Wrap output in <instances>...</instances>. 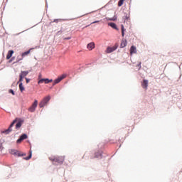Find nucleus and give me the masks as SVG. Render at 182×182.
<instances>
[{"mask_svg": "<svg viewBox=\"0 0 182 182\" xmlns=\"http://www.w3.org/2000/svg\"><path fill=\"white\" fill-rule=\"evenodd\" d=\"M50 160L55 163H58V164H63V161H65V156H51L50 157Z\"/></svg>", "mask_w": 182, "mask_h": 182, "instance_id": "f257e3e1", "label": "nucleus"}, {"mask_svg": "<svg viewBox=\"0 0 182 182\" xmlns=\"http://www.w3.org/2000/svg\"><path fill=\"white\" fill-rule=\"evenodd\" d=\"M94 158L95 159H103V151L100 149H97L94 153Z\"/></svg>", "mask_w": 182, "mask_h": 182, "instance_id": "f03ea898", "label": "nucleus"}, {"mask_svg": "<svg viewBox=\"0 0 182 182\" xmlns=\"http://www.w3.org/2000/svg\"><path fill=\"white\" fill-rule=\"evenodd\" d=\"M49 100H50V96L44 97L43 100L40 102L39 107H45V105H48V102H49Z\"/></svg>", "mask_w": 182, "mask_h": 182, "instance_id": "7ed1b4c3", "label": "nucleus"}, {"mask_svg": "<svg viewBox=\"0 0 182 182\" xmlns=\"http://www.w3.org/2000/svg\"><path fill=\"white\" fill-rule=\"evenodd\" d=\"M36 107H38V100H35L33 105L28 108V112L33 113L35 110H36Z\"/></svg>", "mask_w": 182, "mask_h": 182, "instance_id": "20e7f679", "label": "nucleus"}, {"mask_svg": "<svg viewBox=\"0 0 182 182\" xmlns=\"http://www.w3.org/2000/svg\"><path fill=\"white\" fill-rule=\"evenodd\" d=\"M28 139V134H21V135L20 136L19 139H17L16 143H17L18 144H19V143H22V141H23V140H25V139Z\"/></svg>", "mask_w": 182, "mask_h": 182, "instance_id": "39448f33", "label": "nucleus"}, {"mask_svg": "<svg viewBox=\"0 0 182 182\" xmlns=\"http://www.w3.org/2000/svg\"><path fill=\"white\" fill-rule=\"evenodd\" d=\"M43 82L46 83V85H48V83H50V82H53V80L49 78H43L38 80V85H41V83H43Z\"/></svg>", "mask_w": 182, "mask_h": 182, "instance_id": "423d86ee", "label": "nucleus"}, {"mask_svg": "<svg viewBox=\"0 0 182 182\" xmlns=\"http://www.w3.org/2000/svg\"><path fill=\"white\" fill-rule=\"evenodd\" d=\"M23 123V120H22L21 119H19L18 122L16 124V129L17 130H19V129H21V127H22Z\"/></svg>", "mask_w": 182, "mask_h": 182, "instance_id": "0eeeda50", "label": "nucleus"}, {"mask_svg": "<svg viewBox=\"0 0 182 182\" xmlns=\"http://www.w3.org/2000/svg\"><path fill=\"white\" fill-rule=\"evenodd\" d=\"M10 153L11 154H13V156H17L18 157H19V151L16 150V149H11L10 150Z\"/></svg>", "mask_w": 182, "mask_h": 182, "instance_id": "6e6552de", "label": "nucleus"}, {"mask_svg": "<svg viewBox=\"0 0 182 182\" xmlns=\"http://www.w3.org/2000/svg\"><path fill=\"white\" fill-rule=\"evenodd\" d=\"M130 53H131V55H133V53H137V49L136 48V46H131Z\"/></svg>", "mask_w": 182, "mask_h": 182, "instance_id": "1a4fd4ad", "label": "nucleus"}, {"mask_svg": "<svg viewBox=\"0 0 182 182\" xmlns=\"http://www.w3.org/2000/svg\"><path fill=\"white\" fill-rule=\"evenodd\" d=\"M148 86H149V80H144V82H142L143 89H147Z\"/></svg>", "mask_w": 182, "mask_h": 182, "instance_id": "9d476101", "label": "nucleus"}, {"mask_svg": "<svg viewBox=\"0 0 182 182\" xmlns=\"http://www.w3.org/2000/svg\"><path fill=\"white\" fill-rule=\"evenodd\" d=\"M108 26H111V28H112L113 29H115L116 31H119L117 26L114 23H108Z\"/></svg>", "mask_w": 182, "mask_h": 182, "instance_id": "9b49d317", "label": "nucleus"}, {"mask_svg": "<svg viewBox=\"0 0 182 182\" xmlns=\"http://www.w3.org/2000/svg\"><path fill=\"white\" fill-rule=\"evenodd\" d=\"M87 49L89 50H92V49H95V43H90L87 46Z\"/></svg>", "mask_w": 182, "mask_h": 182, "instance_id": "f8f14e48", "label": "nucleus"}, {"mask_svg": "<svg viewBox=\"0 0 182 182\" xmlns=\"http://www.w3.org/2000/svg\"><path fill=\"white\" fill-rule=\"evenodd\" d=\"M12 55H14V50H9L8 54L6 55V59H11V58H12Z\"/></svg>", "mask_w": 182, "mask_h": 182, "instance_id": "ddd939ff", "label": "nucleus"}, {"mask_svg": "<svg viewBox=\"0 0 182 182\" xmlns=\"http://www.w3.org/2000/svg\"><path fill=\"white\" fill-rule=\"evenodd\" d=\"M114 50H116L115 48L113 47H108L107 48V53H112V52H114Z\"/></svg>", "mask_w": 182, "mask_h": 182, "instance_id": "4468645a", "label": "nucleus"}, {"mask_svg": "<svg viewBox=\"0 0 182 182\" xmlns=\"http://www.w3.org/2000/svg\"><path fill=\"white\" fill-rule=\"evenodd\" d=\"M127 46V41H122L120 45V48H126Z\"/></svg>", "mask_w": 182, "mask_h": 182, "instance_id": "2eb2a0df", "label": "nucleus"}, {"mask_svg": "<svg viewBox=\"0 0 182 182\" xmlns=\"http://www.w3.org/2000/svg\"><path fill=\"white\" fill-rule=\"evenodd\" d=\"M11 132H12V129L9 127L7 129L2 131L1 133H3L4 134H9Z\"/></svg>", "mask_w": 182, "mask_h": 182, "instance_id": "dca6fc26", "label": "nucleus"}, {"mask_svg": "<svg viewBox=\"0 0 182 182\" xmlns=\"http://www.w3.org/2000/svg\"><path fill=\"white\" fill-rule=\"evenodd\" d=\"M32 159V151H29V156L24 158V160H31Z\"/></svg>", "mask_w": 182, "mask_h": 182, "instance_id": "f3484780", "label": "nucleus"}, {"mask_svg": "<svg viewBox=\"0 0 182 182\" xmlns=\"http://www.w3.org/2000/svg\"><path fill=\"white\" fill-rule=\"evenodd\" d=\"M62 21H65V19L57 18V19H54L53 21L50 22V23H53V22H55V23H58V22H62Z\"/></svg>", "mask_w": 182, "mask_h": 182, "instance_id": "a211bd4d", "label": "nucleus"}, {"mask_svg": "<svg viewBox=\"0 0 182 182\" xmlns=\"http://www.w3.org/2000/svg\"><path fill=\"white\" fill-rule=\"evenodd\" d=\"M19 89H20L21 92H23V90H25V87H23V83L20 82Z\"/></svg>", "mask_w": 182, "mask_h": 182, "instance_id": "6ab92c4d", "label": "nucleus"}, {"mask_svg": "<svg viewBox=\"0 0 182 182\" xmlns=\"http://www.w3.org/2000/svg\"><path fill=\"white\" fill-rule=\"evenodd\" d=\"M28 73L29 71H21V73L20 75H22L23 77H25V76H28Z\"/></svg>", "mask_w": 182, "mask_h": 182, "instance_id": "aec40b11", "label": "nucleus"}, {"mask_svg": "<svg viewBox=\"0 0 182 182\" xmlns=\"http://www.w3.org/2000/svg\"><path fill=\"white\" fill-rule=\"evenodd\" d=\"M107 21H117V16L114 15L112 18H107Z\"/></svg>", "mask_w": 182, "mask_h": 182, "instance_id": "412c9836", "label": "nucleus"}, {"mask_svg": "<svg viewBox=\"0 0 182 182\" xmlns=\"http://www.w3.org/2000/svg\"><path fill=\"white\" fill-rule=\"evenodd\" d=\"M29 53H31V50H28L23 53L22 55H21V57L23 58V56H26V55H29Z\"/></svg>", "mask_w": 182, "mask_h": 182, "instance_id": "4be33fe9", "label": "nucleus"}, {"mask_svg": "<svg viewBox=\"0 0 182 182\" xmlns=\"http://www.w3.org/2000/svg\"><path fill=\"white\" fill-rule=\"evenodd\" d=\"M55 83H60V82H62V80H60V78L58 77L57 79H55L54 80Z\"/></svg>", "mask_w": 182, "mask_h": 182, "instance_id": "5701e85b", "label": "nucleus"}, {"mask_svg": "<svg viewBox=\"0 0 182 182\" xmlns=\"http://www.w3.org/2000/svg\"><path fill=\"white\" fill-rule=\"evenodd\" d=\"M121 28H122V36H124V26L122 25Z\"/></svg>", "mask_w": 182, "mask_h": 182, "instance_id": "b1692460", "label": "nucleus"}, {"mask_svg": "<svg viewBox=\"0 0 182 182\" xmlns=\"http://www.w3.org/2000/svg\"><path fill=\"white\" fill-rule=\"evenodd\" d=\"M124 2V0H119L118 2V6H122Z\"/></svg>", "mask_w": 182, "mask_h": 182, "instance_id": "393cba45", "label": "nucleus"}, {"mask_svg": "<svg viewBox=\"0 0 182 182\" xmlns=\"http://www.w3.org/2000/svg\"><path fill=\"white\" fill-rule=\"evenodd\" d=\"M58 77H60V80H63V79H65V77H66V74H63L61 76H60Z\"/></svg>", "mask_w": 182, "mask_h": 182, "instance_id": "a878e982", "label": "nucleus"}, {"mask_svg": "<svg viewBox=\"0 0 182 182\" xmlns=\"http://www.w3.org/2000/svg\"><path fill=\"white\" fill-rule=\"evenodd\" d=\"M23 58V57H22V55H18V56L17 57V60H16V62H19L20 60H22Z\"/></svg>", "mask_w": 182, "mask_h": 182, "instance_id": "bb28decb", "label": "nucleus"}, {"mask_svg": "<svg viewBox=\"0 0 182 182\" xmlns=\"http://www.w3.org/2000/svg\"><path fill=\"white\" fill-rule=\"evenodd\" d=\"M19 81L18 82H21V83H22V82L23 81V76H22V75H19Z\"/></svg>", "mask_w": 182, "mask_h": 182, "instance_id": "cd10ccee", "label": "nucleus"}, {"mask_svg": "<svg viewBox=\"0 0 182 182\" xmlns=\"http://www.w3.org/2000/svg\"><path fill=\"white\" fill-rule=\"evenodd\" d=\"M9 92V93H11V95H13V96H15V92L14 91V90L10 89Z\"/></svg>", "mask_w": 182, "mask_h": 182, "instance_id": "c85d7f7f", "label": "nucleus"}, {"mask_svg": "<svg viewBox=\"0 0 182 182\" xmlns=\"http://www.w3.org/2000/svg\"><path fill=\"white\" fill-rule=\"evenodd\" d=\"M136 66L139 68V70H140V69H141V62H140L139 64H137Z\"/></svg>", "mask_w": 182, "mask_h": 182, "instance_id": "c756f323", "label": "nucleus"}, {"mask_svg": "<svg viewBox=\"0 0 182 182\" xmlns=\"http://www.w3.org/2000/svg\"><path fill=\"white\" fill-rule=\"evenodd\" d=\"M23 156H26V154H21V152H19L18 157H22Z\"/></svg>", "mask_w": 182, "mask_h": 182, "instance_id": "7c9ffc66", "label": "nucleus"}, {"mask_svg": "<svg viewBox=\"0 0 182 182\" xmlns=\"http://www.w3.org/2000/svg\"><path fill=\"white\" fill-rule=\"evenodd\" d=\"M16 122H18L17 119H14V120L11 122V124H15V123H16Z\"/></svg>", "mask_w": 182, "mask_h": 182, "instance_id": "2f4dec72", "label": "nucleus"}, {"mask_svg": "<svg viewBox=\"0 0 182 182\" xmlns=\"http://www.w3.org/2000/svg\"><path fill=\"white\" fill-rule=\"evenodd\" d=\"M30 79L29 78H26V83H29V82H30Z\"/></svg>", "mask_w": 182, "mask_h": 182, "instance_id": "473e14b6", "label": "nucleus"}, {"mask_svg": "<svg viewBox=\"0 0 182 182\" xmlns=\"http://www.w3.org/2000/svg\"><path fill=\"white\" fill-rule=\"evenodd\" d=\"M14 124L11 123V124H10V126L9 127V129H12V127H14Z\"/></svg>", "mask_w": 182, "mask_h": 182, "instance_id": "72a5a7b5", "label": "nucleus"}, {"mask_svg": "<svg viewBox=\"0 0 182 182\" xmlns=\"http://www.w3.org/2000/svg\"><path fill=\"white\" fill-rule=\"evenodd\" d=\"M99 23V21H95L91 23V25H93V23Z\"/></svg>", "mask_w": 182, "mask_h": 182, "instance_id": "f704fd0d", "label": "nucleus"}, {"mask_svg": "<svg viewBox=\"0 0 182 182\" xmlns=\"http://www.w3.org/2000/svg\"><path fill=\"white\" fill-rule=\"evenodd\" d=\"M69 39H70V37L65 38V41H69Z\"/></svg>", "mask_w": 182, "mask_h": 182, "instance_id": "c9c22d12", "label": "nucleus"}, {"mask_svg": "<svg viewBox=\"0 0 182 182\" xmlns=\"http://www.w3.org/2000/svg\"><path fill=\"white\" fill-rule=\"evenodd\" d=\"M55 85H58L57 83H55V81L53 83V86H55Z\"/></svg>", "mask_w": 182, "mask_h": 182, "instance_id": "e433bc0d", "label": "nucleus"}, {"mask_svg": "<svg viewBox=\"0 0 182 182\" xmlns=\"http://www.w3.org/2000/svg\"><path fill=\"white\" fill-rule=\"evenodd\" d=\"M2 149V144H0V150Z\"/></svg>", "mask_w": 182, "mask_h": 182, "instance_id": "4c0bfd02", "label": "nucleus"}, {"mask_svg": "<svg viewBox=\"0 0 182 182\" xmlns=\"http://www.w3.org/2000/svg\"><path fill=\"white\" fill-rule=\"evenodd\" d=\"M126 19H129V17L126 16Z\"/></svg>", "mask_w": 182, "mask_h": 182, "instance_id": "58836bf2", "label": "nucleus"}, {"mask_svg": "<svg viewBox=\"0 0 182 182\" xmlns=\"http://www.w3.org/2000/svg\"><path fill=\"white\" fill-rule=\"evenodd\" d=\"M11 60H14V58H12Z\"/></svg>", "mask_w": 182, "mask_h": 182, "instance_id": "ea45409f", "label": "nucleus"}, {"mask_svg": "<svg viewBox=\"0 0 182 182\" xmlns=\"http://www.w3.org/2000/svg\"><path fill=\"white\" fill-rule=\"evenodd\" d=\"M22 32H25V31H22Z\"/></svg>", "mask_w": 182, "mask_h": 182, "instance_id": "a19ab883", "label": "nucleus"}]
</instances>
